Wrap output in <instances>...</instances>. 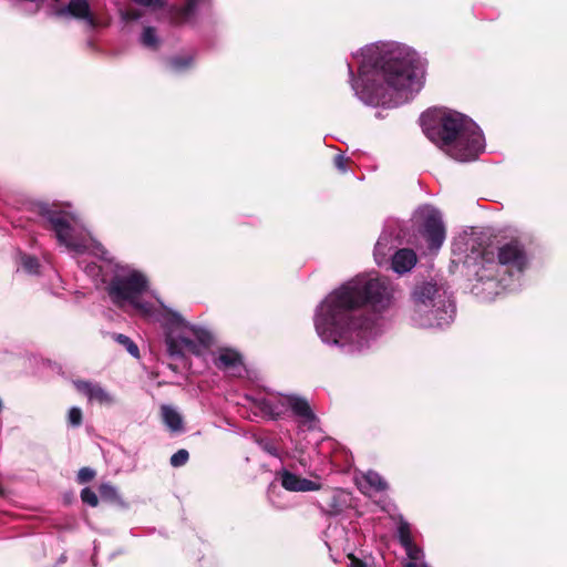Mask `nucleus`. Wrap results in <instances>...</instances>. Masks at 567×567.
<instances>
[{"label": "nucleus", "instance_id": "f257e3e1", "mask_svg": "<svg viewBox=\"0 0 567 567\" xmlns=\"http://www.w3.org/2000/svg\"><path fill=\"white\" fill-rule=\"evenodd\" d=\"M394 291L388 278L357 275L317 306L313 324L318 337L343 353L362 352L382 334L381 313L392 306Z\"/></svg>", "mask_w": 567, "mask_h": 567}, {"label": "nucleus", "instance_id": "f03ea898", "mask_svg": "<svg viewBox=\"0 0 567 567\" xmlns=\"http://www.w3.org/2000/svg\"><path fill=\"white\" fill-rule=\"evenodd\" d=\"M358 75L347 62L354 95L365 105L396 107L414 97L424 84L425 61L399 42H375L352 53Z\"/></svg>", "mask_w": 567, "mask_h": 567}, {"label": "nucleus", "instance_id": "7ed1b4c3", "mask_svg": "<svg viewBox=\"0 0 567 567\" xmlns=\"http://www.w3.org/2000/svg\"><path fill=\"white\" fill-rule=\"evenodd\" d=\"M105 290L117 308L132 309L137 315L158 322L164 329L167 352L173 358H181L186 351L200 354L213 342V336L207 329L190 324L181 313L167 308L159 300L158 306L145 300L148 279L128 265L114 264Z\"/></svg>", "mask_w": 567, "mask_h": 567}, {"label": "nucleus", "instance_id": "20e7f679", "mask_svg": "<svg viewBox=\"0 0 567 567\" xmlns=\"http://www.w3.org/2000/svg\"><path fill=\"white\" fill-rule=\"evenodd\" d=\"M421 122L429 140L457 162L474 161L485 150L481 128L462 113L449 110L436 113L433 118L424 113Z\"/></svg>", "mask_w": 567, "mask_h": 567}, {"label": "nucleus", "instance_id": "39448f33", "mask_svg": "<svg viewBox=\"0 0 567 567\" xmlns=\"http://www.w3.org/2000/svg\"><path fill=\"white\" fill-rule=\"evenodd\" d=\"M530 262L532 254L526 243L520 237H513L498 244L495 259L483 257L475 275L491 293H498V288L515 291L522 287Z\"/></svg>", "mask_w": 567, "mask_h": 567}, {"label": "nucleus", "instance_id": "423d86ee", "mask_svg": "<svg viewBox=\"0 0 567 567\" xmlns=\"http://www.w3.org/2000/svg\"><path fill=\"white\" fill-rule=\"evenodd\" d=\"M411 300L410 319L415 327L445 328L454 321L455 302L443 284L423 281L416 285L412 290Z\"/></svg>", "mask_w": 567, "mask_h": 567}, {"label": "nucleus", "instance_id": "0eeeda50", "mask_svg": "<svg viewBox=\"0 0 567 567\" xmlns=\"http://www.w3.org/2000/svg\"><path fill=\"white\" fill-rule=\"evenodd\" d=\"M34 209L60 245L75 252L89 251L110 265L113 262L109 251L78 226L73 215L48 203H37Z\"/></svg>", "mask_w": 567, "mask_h": 567}, {"label": "nucleus", "instance_id": "6e6552de", "mask_svg": "<svg viewBox=\"0 0 567 567\" xmlns=\"http://www.w3.org/2000/svg\"><path fill=\"white\" fill-rule=\"evenodd\" d=\"M247 399L251 401L254 408L270 420L292 417L297 424L298 433L315 431L319 427V419L303 396L297 394H257Z\"/></svg>", "mask_w": 567, "mask_h": 567}, {"label": "nucleus", "instance_id": "1a4fd4ad", "mask_svg": "<svg viewBox=\"0 0 567 567\" xmlns=\"http://www.w3.org/2000/svg\"><path fill=\"white\" fill-rule=\"evenodd\" d=\"M413 224L416 235L410 243L423 252L437 254L446 237L441 212L432 205L420 206L413 214Z\"/></svg>", "mask_w": 567, "mask_h": 567}, {"label": "nucleus", "instance_id": "9d476101", "mask_svg": "<svg viewBox=\"0 0 567 567\" xmlns=\"http://www.w3.org/2000/svg\"><path fill=\"white\" fill-rule=\"evenodd\" d=\"M398 537L400 544L404 547L406 555L411 560L408 564H405L404 567H429L425 563L421 561L423 558V551L413 543L411 535V526L402 517L398 523Z\"/></svg>", "mask_w": 567, "mask_h": 567}, {"label": "nucleus", "instance_id": "9b49d317", "mask_svg": "<svg viewBox=\"0 0 567 567\" xmlns=\"http://www.w3.org/2000/svg\"><path fill=\"white\" fill-rule=\"evenodd\" d=\"M52 16L56 18L71 17L78 20H83L90 28H94L96 25L95 18L91 12L87 0H70L66 6L54 9L52 11Z\"/></svg>", "mask_w": 567, "mask_h": 567}, {"label": "nucleus", "instance_id": "f8f14e48", "mask_svg": "<svg viewBox=\"0 0 567 567\" xmlns=\"http://www.w3.org/2000/svg\"><path fill=\"white\" fill-rule=\"evenodd\" d=\"M74 385L90 402H96L101 405H112L115 403L114 396L99 383L78 380L74 381Z\"/></svg>", "mask_w": 567, "mask_h": 567}, {"label": "nucleus", "instance_id": "ddd939ff", "mask_svg": "<svg viewBox=\"0 0 567 567\" xmlns=\"http://www.w3.org/2000/svg\"><path fill=\"white\" fill-rule=\"evenodd\" d=\"M281 486L290 492L319 491L320 484L308 478H302L288 470L279 472Z\"/></svg>", "mask_w": 567, "mask_h": 567}, {"label": "nucleus", "instance_id": "4468645a", "mask_svg": "<svg viewBox=\"0 0 567 567\" xmlns=\"http://www.w3.org/2000/svg\"><path fill=\"white\" fill-rule=\"evenodd\" d=\"M416 262L417 256L413 249L401 248L391 257V269L399 275H404L411 271Z\"/></svg>", "mask_w": 567, "mask_h": 567}, {"label": "nucleus", "instance_id": "2eb2a0df", "mask_svg": "<svg viewBox=\"0 0 567 567\" xmlns=\"http://www.w3.org/2000/svg\"><path fill=\"white\" fill-rule=\"evenodd\" d=\"M215 364L217 368L235 374L240 371L243 362L238 352L230 349H221L215 359Z\"/></svg>", "mask_w": 567, "mask_h": 567}, {"label": "nucleus", "instance_id": "dca6fc26", "mask_svg": "<svg viewBox=\"0 0 567 567\" xmlns=\"http://www.w3.org/2000/svg\"><path fill=\"white\" fill-rule=\"evenodd\" d=\"M395 247L393 235L388 231H383L375 246H374V260L379 266H382L388 262V256Z\"/></svg>", "mask_w": 567, "mask_h": 567}, {"label": "nucleus", "instance_id": "f3484780", "mask_svg": "<svg viewBox=\"0 0 567 567\" xmlns=\"http://www.w3.org/2000/svg\"><path fill=\"white\" fill-rule=\"evenodd\" d=\"M164 424L171 432H182L184 430L183 417L179 412L172 405H163L161 408Z\"/></svg>", "mask_w": 567, "mask_h": 567}, {"label": "nucleus", "instance_id": "a211bd4d", "mask_svg": "<svg viewBox=\"0 0 567 567\" xmlns=\"http://www.w3.org/2000/svg\"><path fill=\"white\" fill-rule=\"evenodd\" d=\"M359 485L363 492H382L385 491L388 487V484L384 481V478L374 471H368L362 476Z\"/></svg>", "mask_w": 567, "mask_h": 567}, {"label": "nucleus", "instance_id": "6ab92c4d", "mask_svg": "<svg viewBox=\"0 0 567 567\" xmlns=\"http://www.w3.org/2000/svg\"><path fill=\"white\" fill-rule=\"evenodd\" d=\"M140 42L144 48L157 50L161 44V39L153 27H145L141 33Z\"/></svg>", "mask_w": 567, "mask_h": 567}, {"label": "nucleus", "instance_id": "aec40b11", "mask_svg": "<svg viewBox=\"0 0 567 567\" xmlns=\"http://www.w3.org/2000/svg\"><path fill=\"white\" fill-rule=\"evenodd\" d=\"M194 65L192 55H176L169 59L168 69L174 73H182Z\"/></svg>", "mask_w": 567, "mask_h": 567}, {"label": "nucleus", "instance_id": "412c9836", "mask_svg": "<svg viewBox=\"0 0 567 567\" xmlns=\"http://www.w3.org/2000/svg\"><path fill=\"white\" fill-rule=\"evenodd\" d=\"M112 339L118 344L123 346L126 351L134 358H138L140 350L136 343L127 336L122 333H113Z\"/></svg>", "mask_w": 567, "mask_h": 567}, {"label": "nucleus", "instance_id": "4be33fe9", "mask_svg": "<svg viewBox=\"0 0 567 567\" xmlns=\"http://www.w3.org/2000/svg\"><path fill=\"white\" fill-rule=\"evenodd\" d=\"M21 266L25 272L30 275H37L40 264L35 257L22 255L21 256Z\"/></svg>", "mask_w": 567, "mask_h": 567}, {"label": "nucleus", "instance_id": "5701e85b", "mask_svg": "<svg viewBox=\"0 0 567 567\" xmlns=\"http://www.w3.org/2000/svg\"><path fill=\"white\" fill-rule=\"evenodd\" d=\"M189 458V453L188 451L182 449V450H178L176 453H174L172 456H171V465L173 467H179V466H183L187 463Z\"/></svg>", "mask_w": 567, "mask_h": 567}, {"label": "nucleus", "instance_id": "b1692460", "mask_svg": "<svg viewBox=\"0 0 567 567\" xmlns=\"http://www.w3.org/2000/svg\"><path fill=\"white\" fill-rule=\"evenodd\" d=\"M100 495L102 498L116 499L118 498L117 489L110 483H103L100 485Z\"/></svg>", "mask_w": 567, "mask_h": 567}, {"label": "nucleus", "instance_id": "393cba45", "mask_svg": "<svg viewBox=\"0 0 567 567\" xmlns=\"http://www.w3.org/2000/svg\"><path fill=\"white\" fill-rule=\"evenodd\" d=\"M84 270L89 276L93 278H101V280L105 284L109 281L103 275V267L101 265L91 262L85 266Z\"/></svg>", "mask_w": 567, "mask_h": 567}, {"label": "nucleus", "instance_id": "a878e982", "mask_svg": "<svg viewBox=\"0 0 567 567\" xmlns=\"http://www.w3.org/2000/svg\"><path fill=\"white\" fill-rule=\"evenodd\" d=\"M81 499L83 503L95 507L99 504V498L94 491H92L90 487H85L81 491Z\"/></svg>", "mask_w": 567, "mask_h": 567}, {"label": "nucleus", "instance_id": "bb28decb", "mask_svg": "<svg viewBox=\"0 0 567 567\" xmlns=\"http://www.w3.org/2000/svg\"><path fill=\"white\" fill-rule=\"evenodd\" d=\"M120 16L124 22H133L142 18V12L138 9L128 8L121 10Z\"/></svg>", "mask_w": 567, "mask_h": 567}, {"label": "nucleus", "instance_id": "cd10ccee", "mask_svg": "<svg viewBox=\"0 0 567 567\" xmlns=\"http://www.w3.org/2000/svg\"><path fill=\"white\" fill-rule=\"evenodd\" d=\"M68 420L70 425L76 427L82 423V411L80 408L73 406L69 411Z\"/></svg>", "mask_w": 567, "mask_h": 567}, {"label": "nucleus", "instance_id": "c85d7f7f", "mask_svg": "<svg viewBox=\"0 0 567 567\" xmlns=\"http://www.w3.org/2000/svg\"><path fill=\"white\" fill-rule=\"evenodd\" d=\"M95 476V471L91 467H82L78 473V482L81 484L87 483Z\"/></svg>", "mask_w": 567, "mask_h": 567}, {"label": "nucleus", "instance_id": "c756f323", "mask_svg": "<svg viewBox=\"0 0 567 567\" xmlns=\"http://www.w3.org/2000/svg\"><path fill=\"white\" fill-rule=\"evenodd\" d=\"M134 3L152 9L163 8L166 3V0H132Z\"/></svg>", "mask_w": 567, "mask_h": 567}, {"label": "nucleus", "instance_id": "7c9ffc66", "mask_svg": "<svg viewBox=\"0 0 567 567\" xmlns=\"http://www.w3.org/2000/svg\"><path fill=\"white\" fill-rule=\"evenodd\" d=\"M258 444L268 454H270L272 456H277L278 455L277 447L269 440H260V441H258Z\"/></svg>", "mask_w": 567, "mask_h": 567}, {"label": "nucleus", "instance_id": "2f4dec72", "mask_svg": "<svg viewBox=\"0 0 567 567\" xmlns=\"http://www.w3.org/2000/svg\"><path fill=\"white\" fill-rule=\"evenodd\" d=\"M329 506H330V508L327 511V513L330 514V515H337V514H339L341 512V507L337 503V495L336 494H333L331 496Z\"/></svg>", "mask_w": 567, "mask_h": 567}, {"label": "nucleus", "instance_id": "473e14b6", "mask_svg": "<svg viewBox=\"0 0 567 567\" xmlns=\"http://www.w3.org/2000/svg\"><path fill=\"white\" fill-rule=\"evenodd\" d=\"M346 163L347 158L342 154H339L334 157V165L340 172L347 171Z\"/></svg>", "mask_w": 567, "mask_h": 567}, {"label": "nucleus", "instance_id": "72a5a7b5", "mask_svg": "<svg viewBox=\"0 0 567 567\" xmlns=\"http://www.w3.org/2000/svg\"><path fill=\"white\" fill-rule=\"evenodd\" d=\"M351 567H367V565L361 560L353 558L351 559Z\"/></svg>", "mask_w": 567, "mask_h": 567}, {"label": "nucleus", "instance_id": "f704fd0d", "mask_svg": "<svg viewBox=\"0 0 567 567\" xmlns=\"http://www.w3.org/2000/svg\"><path fill=\"white\" fill-rule=\"evenodd\" d=\"M189 10H190V7L185 8V13H188Z\"/></svg>", "mask_w": 567, "mask_h": 567}]
</instances>
